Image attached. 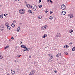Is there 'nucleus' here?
<instances>
[{
  "instance_id": "37998d69",
  "label": "nucleus",
  "mask_w": 75,
  "mask_h": 75,
  "mask_svg": "<svg viewBox=\"0 0 75 75\" xmlns=\"http://www.w3.org/2000/svg\"><path fill=\"white\" fill-rule=\"evenodd\" d=\"M29 58H31V55H30L29 56Z\"/></svg>"
},
{
  "instance_id": "4c0bfd02",
  "label": "nucleus",
  "mask_w": 75,
  "mask_h": 75,
  "mask_svg": "<svg viewBox=\"0 0 75 75\" xmlns=\"http://www.w3.org/2000/svg\"><path fill=\"white\" fill-rule=\"evenodd\" d=\"M0 71H3V68H0Z\"/></svg>"
},
{
  "instance_id": "f3484780",
  "label": "nucleus",
  "mask_w": 75,
  "mask_h": 75,
  "mask_svg": "<svg viewBox=\"0 0 75 75\" xmlns=\"http://www.w3.org/2000/svg\"><path fill=\"white\" fill-rule=\"evenodd\" d=\"M26 6L27 7H28V8H30V7H31V5H30L29 4H27Z\"/></svg>"
},
{
  "instance_id": "f8f14e48",
  "label": "nucleus",
  "mask_w": 75,
  "mask_h": 75,
  "mask_svg": "<svg viewBox=\"0 0 75 75\" xmlns=\"http://www.w3.org/2000/svg\"><path fill=\"white\" fill-rule=\"evenodd\" d=\"M47 37V35L46 34H44V35L42 36V37L43 38H45Z\"/></svg>"
},
{
  "instance_id": "2eb2a0df",
  "label": "nucleus",
  "mask_w": 75,
  "mask_h": 75,
  "mask_svg": "<svg viewBox=\"0 0 75 75\" xmlns=\"http://www.w3.org/2000/svg\"><path fill=\"white\" fill-rule=\"evenodd\" d=\"M52 18H53L52 16H50L49 17V19L50 20H52Z\"/></svg>"
},
{
  "instance_id": "603ef678",
  "label": "nucleus",
  "mask_w": 75,
  "mask_h": 75,
  "mask_svg": "<svg viewBox=\"0 0 75 75\" xmlns=\"http://www.w3.org/2000/svg\"><path fill=\"white\" fill-rule=\"evenodd\" d=\"M18 0V1H20V0Z\"/></svg>"
},
{
  "instance_id": "393cba45",
  "label": "nucleus",
  "mask_w": 75,
  "mask_h": 75,
  "mask_svg": "<svg viewBox=\"0 0 75 75\" xmlns=\"http://www.w3.org/2000/svg\"><path fill=\"white\" fill-rule=\"evenodd\" d=\"M45 13H47L48 11V9H46L45 10Z\"/></svg>"
},
{
  "instance_id": "a18cd8bd",
  "label": "nucleus",
  "mask_w": 75,
  "mask_h": 75,
  "mask_svg": "<svg viewBox=\"0 0 75 75\" xmlns=\"http://www.w3.org/2000/svg\"><path fill=\"white\" fill-rule=\"evenodd\" d=\"M50 1L51 2V3H53L52 1L51 0H50Z\"/></svg>"
},
{
  "instance_id": "dca6fc26",
  "label": "nucleus",
  "mask_w": 75,
  "mask_h": 75,
  "mask_svg": "<svg viewBox=\"0 0 75 75\" xmlns=\"http://www.w3.org/2000/svg\"><path fill=\"white\" fill-rule=\"evenodd\" d=\"M20 27H19L16 30L17 32H19V31H20Z\"/></svg>"
},
{
  "instance_id": "ea45409f",
  "label": "nucleus",
  "mask_w": 75,
  "mask_h": 75,
  "mask_svg": "<svg viewBox=\"0 0 75 75\" xmlns=\"http://www.w3.org/2000/svg\"><path fill=\"white\" fill-rule=\"evenodd\" d=\"M50 14H52V11H50Z\"/></svg>"
},
{
  "instance_id": "c03bdc74",
  "label": "nucleus",
  "mask_w": 75,
  "mask_h": 75,
  "mask_svg": "<svg viewBox=\"0 0 75 75\" xmlns=\"http://www.w3.org/2000/svg\"><path fill=\"white\" fill-rule=\"evenodd\" d=\"M70 44L71 45H72V43H70Z\"/></svg>"
},
{
  "instance_id": "c9c22d12",
  "label": "nucleus",
  "mask_w": 75,
  "mask_h": 75,
  "mask_svg": "<svg viewBox=\"0 0 75 75\" xmlns=\"http://www.w3.org/2000/svg\"><path fill=\"white\" fill-rule=\"evenodd\" d=\"M4 16H5V17H7V14H4Z\"/></svg>"
},
{
  "instance_id": "bb28decb",
  "label": "nucleus",
  "mask_w": 75,
  "mask_h": 75,
  "mask_svg": "<svg viewBox=\"0 0 75 75\" xmlns=\"http://www.w3.org/2000/svg\"><path fill=\"white\" fill-rule=\"evenodd\" d=\"M3 58V56L0 55V59H2Z\"/></svg>"
},
{
  "instance_id": "5701e85b",
  "label": "nucleus",
  "mask_w": 75,
  "mask_h": 75,
  "mask_svg": "<svg viewBox=\"0 0 75 75\" xmlns=\"http://www.w3.org/2000/svg\"><path fill=\"white\" fill-rule=\"evenodd\" d=\"M0 18H3V15H0Z\"/></svg>"
},
{
  "instance_id": "ddd939ff",
  "label": "nucleus",
  "mask_w": 75,
  "mask_h": 75,
  "mask_svg": "<svg viewBox=\"0 0 75 75\" xmlns=\"http://www.w3.org/2000/svg\"><path fill=\"white\" fill-rule=\"evenodd\" d=\"M61 55V54L60 53H59L57 54L56 57H60Z\"/></svg>"
},
{
  "instance_id": "58836bf2",
  "label": "nucleus",
  "mask_w": 75,
  "mask_h": 75,
  "mask_svg": "<svg viewBox=\"0 0 75 75\" xmlns=\"http://www.w3.org/2000/svg\"><path fill=\"white\" fill-rule=\"evenodd\" d=\"M13 23H16V21H13Z\"/></svg>"
},
{
  "instance_id": "5fc2aeb1",
  "label": "nucleus",
  "mask_w": 75,
  "mask_h": 75,
  "mask_svg": "<svg viewBox=\"0 0 75 75\" xmlns=\"http://www.w3.org/2000/svg\"><path fill=\"white\" fill-rule=\"evenodd\" d=\"M35 63L34 62V64H35Z\"/></svg>"
},
{
  "instance_id": "2f4dec72",
  "label": "nucleus",
  "mask_w": 75,
  "mask_h": 75,
  "mask_svg": "<svg viewBox=\"0 0 75 75\" xmlns=\"http://www.w3.org/2000/svg\"><path fill=\"white\" fill-rule=\"evenodd\" d=\"M21 57V55H19V56L17 55L16 57H17V58H19V57Z\"/></svg>"
},
{
  "instance_id": "49530a36",
  "label": "nucleus",
  "mask_w": 75,
  "mask_h": 75,
  "mask_svg": "<svg viewBox=\"0 0 75 75\" xmlns=\"http://www.w3.org/2000/svg\"><path fill=\"white\" fill-rule=\"evenodd\" d=\"M54 72L55 73H56V72H57V71H56L55 70Z\"/></svg>"
},
{
  "instance_id": "423d86ee",
  "label": "nucleus",
  "mask_w": 75,
  "mask_h": 75,
  "mask_svg": "<svg viewBox=\"0 0 75 75\" xmlns=\"http://www.w3.org/2000/svg\"><path fill=\"white\" fill-rule=\"evenodd\" d=\"M11 72L12 75H14L15 74V70L14 69H12Z\"/></svg>"
},
{
  "instance_id": "6e6d98bb",
  "label": "nucleus",
  "mask_w": 75,
  "mask_h": 75,
  "mask_svg": "<svg viewBox=\"0 0 75 75\" xmlns=\"http://www.w3.org/2000/svg\"><path fill=\"white\" fill-rule=\"evenodd\" d=\"M33 13L34 14V12H33Z\"/></svg>"
},
{
  "instance_id": "72a5a7b5",
  "label": "nucleus",
  "mask_w": 75,
  "mask_h": 75,
  "mask_svg": "<svg viewBox=\"0 0 75 75\" xmlns=\"http://www.w3.org/2000/svg\"><path fill=\"white\" fill-rule=\"evenodd\" d=\"M8 46H6L5 47L4 49L5 50H6V49H7V48H8Z\"/></svg>"
},
{
  "instance_id": "cd10ccee",
  "label": "nucleus",
  "mask_w": 75,
  "mask_h": 75,
  "mask_svg": "<svg viewBox=\"0 0 75 75\" xmlns=\"http://www.w3.org/2000/svg\"><path fill=\"white\" fill-rule=\"evenodd\" d=\"M73 51H75V47H73L72 49Z\"/></svg>"
},
{
  "instance_id": "9d476101",
  "label": "nucleus",
  "mask_w": 75,
  "mask_h": 75,
  "mask_svg": "<svg viewBox=\"0 0 75 75\" xmlns=\"http://www.w3.org/2000/svg\"><path fill=\"white\" fill-rule=\"evenodd\" d=\"M67 13L65 11H62L61 12V15H65Z\"/></svg>"
},
{
  "instance_id": "4468645a",
  "label": "nucleus",
  "mask_w": 75,
  "mask_h": 75,
  "mask_svg": "<svg viewBox=\"0 0 75 75\" xmlns=\"http://www.w3.org/2000/svg\"><path fill=\"white\" fill-rule=\"evenodd\" d=\"M7 30H10L11 29V28L10 27V26H8L7 27Z\"/></svg>"
},
{
  "instance_id": "a19ab883",
  "label": "nucleus",
  "mask_w": 75,
  "mask_h": 75,
  "mask_svg": "<svg viewBox=\"0 0 75 75\" xmlns=\"http://www.w3.org/2000/svg\"><path fill=\"white\" fill-rule=\"evenodd\" d=\"M41 0H39V2L40 3H41Z\"/></svg>"
},
{
  "instance_id": "39448f33",
  "label": "nucleus",
  "mask_w": 75,
  "mask_h": 75,
  "mask_svg": "<svg viewBox=\"0 0 75 75\" xmlns=\"http://www.w3.org/2000/svg\"><path fill=\"white\" fill-rule=\"evenodd\" d=\"M61 9L62 10H65L66 8L65 6L64 5H62L61 6Z\"/></svg>"
},
{
  "instance_id": "b1692460",
  "label": "nucleus",
  "mask_w": 75,
  "mask_h": 75,
  "mask_svg": "<svg viewBox=\"0 0 75 75\" xmlns=\"http://www.w3.org/2000/svg\"><path fill=\"white\" fill-rule=\"evenodd\" d=\"M28 12H29V13H32V11H31L30 9L28 10Z\"/></svg>"
},
{
  "instance_id": "c756f323",
  "label": "nucleus",
  "mask_w": 75,
  "mask_h": 75,
  "mask_svg": "<svg viewBox=\"0 0 75 75\" xmlns=\"http://www.w3.org/2000/svg\"><path fill=\"white\" fill-rule=\"evenodd\" d=\"M41 30H45V28H44V26H42L41 28Z\"/></svg>"
},
{
  "instance_id": "e433bc0d",
  "label": "nucleus",
  "mask_w": 75,
  "mask_h": 75,
  "mask_svg": "<svg viewBox=\"0 0 75 75\" xmlns=\"http://www.w3.org/2000/svg\"><path fill=\"white\" fill-rule=\"evenodd\" d=\"M30 48H27V51H30Z\"/></svg>"
},
{
  "instance_id": "412c9836",
  "label": "nucleus",
  "mask_w": 75,
  "mask_h": 75,
  "mask_svg": "<svg viewBox=\"0 0 75 75\" xmlns=\"http://www.w3.org/2000/svg\"><path fill=\"white\" fill-rule=\"evenodd\" d=\"M73 31H73V30H72V29H71L69 30L70 33H72V32H73Z\"/></svg>"
},
{
  "instance_id": "3c124183",
  "label": "nucleus",
  "mask_w": 75,
  "mask_h": 75,
  "mask_svg": "<svg viewBox=\"0 0 75 75\" xmlns=\"http://www.w3.org/2000/svg\"><path fill=\"white\" fill-rule=\"evenodd\" d=\"M21 44H22V42H21Z\"/></svg>"
},
{
  "instance_id": "f257e3e1",
  "label": "nucleus",
  "mask_w": 75,
  "mask_h": 75,
  "mask_svg": "<svg viewBox=\"0 0 75 75\" xmlns=\"http://www.w3.org/2000/svg\"><path fill=\"white\" fill-rule=\"evenodd\" d=\"M31 7L33 11H37V6H36L35 5H33L31 6Z\"/></svg>"
},
{
  "instance_id": "79ce46f5",
  "label": "nucleus",
  "mask_w": 75,
  "mask_h": 75,
  "mask_svg": "<svg viewBox=\"0 0 75 75\" xmlns=\"http://www.w3.org/2000/svg\"><path fill=\"white\" fill-rule=\"evenodd\" d=\"M11 39L12 40H14V38H13V37H12V38H11Z\"/></svg>"
},
{
  "instance_id": "aec40b11",
  "label": "nucleus",
  "mask_w": 75,
  "mask_h": 75,
  "mask_svg": "<svg viewBox=\"0 0 75 75\" xmlns=\"http://www.w3.org/2000/svg\"><path fill=\"white\" fill-rule=\"evenodd\" d=\"M43 27H44V28L45 30V29H46V28H47L48 27V26L45 25L44 26H43Z\"/></svg>"
},
{
  "instance_id": "4be33fe9",
  "label": "nucleus",
  "mask_w": 75,
  "mask_h": 75,
  "mask_svg": "<svg viewBox=\"0 0 75 75\" xmlns=\"http://www.w3.org/2000/svg\"><path fill=\"white\" fill-rule=\"evenodd\" d=\"M11 26H12V27L14 28V26H15V25H14V23H12L11 24Z\"/></svg>"
},
{
  "instance_id": "6e6552de",
  "label": "nucleus",
  "mask_w": 75,
  "mask_h": 75,
  "mask_svg": "<svg viewBox=\"0 0 75 75\" xmlns=\"http://www.w3.org/2000/svg\"><path fill=\"white\" fill-rule=\"evenodd\" d=\"M61 33H58L56 35V37H57V38H58V37H61Z\"/></svg>"
},
{
  "instance_id": "7c9ffc66",
  "label": "nucleus",
  "mask_w": 75,
  "mask_h": 75,
  "mask_svg": "<svg viewBox=\"0 0 75 75\" xmlns=\"http://www.w3.org/2000/svg\"><path fill=\"white\" fill-rule=\"evenodd\" d=\"M5 25H6V26H8V23H6V24H5Z\"/></svg>"
},
{
  "instance_id": "f03ea898",
  "label": "nucleus",
  "mask_w": 75,
  "mask_h": 75,
  "mask_svg": "<svg viewBox=\"0 0 75 75\" xmlns=\"http://www.w3.org/2000/svg\"><path fill=\"white\" fill-rule=\"evenodd\" d=\"M19 12L20 14H23L25 13V11L23 9H21L19 11Z\"/></svg>"
},
{
  "instance_id": "a211bd4d",
  "label": "nucleus",
  "mask_w": 75,
  "mask_h": 75,
  "mask_svg": "<svg viewBox=\"0 0 75 75\" xmlns=\"http://www.w3.org/2000/svg\"><path fill=\"white\" fill-rule=\"evenodd\" d=\"M24 48L23 51H25L27 50V47H26V46Z\"/></svg>"
},
{
  "instance_id": "1a4fd4ad",
  "label": "nucleus",
  "mask_w": 75,
  "mask_h": 75,
  "mask_svg": "<svg viewBox=\"0 0 75 75\" xmlns=\"http://www.w3.org/2000/svg\"><path fill=\"white\" fill-rule=\"evenodd\" d=\"M68 16L70 17L71 18H74V16L72 14H69Z\"/></svg>"
},
{
  "instance_id": "9b49d317",
  "label": "nucleus",
  "mask_w": 75,
  "mask_h": 75,
  "mask_svg": "<svg viewBox=\"0 0 75 75\" xmlns=\"http://www.w3.org/2000/svg\"><path fill=\"white\" fill-rule=\"evenodd\" d=\"M48 56H49V57H50V58H54V57H53V55H52V54H48Z\"/></svg>"
},
{
  "instance_id": "20e7f679",
  "label": "nucleus",
  "mask_w": 75,
  "mask_h": 75,
  "mask_svg": "<svg viewBox=\"0 0 75 75\" xmlns=\"http://www.w3.org/2000/svg\"><path fill=\"white\" fill-rule=\"evenodd\" d=\"M4 25H1L0 27V30H1V31H3L4 30Z\"/></svg>"
},
{
  "instance_id": "a878e982",
  "label": "nucleus",
  "mask_w": 75,
  "mask_h": 75,
  "mask_svg": "<svg viewBox=\"0 0 75 75\" xmlns=\"http://www.w3.org/2000/svg\"><path fill=\"white\" fill-rule=\"evenodd\" d=\"M21 47L23 48H24L25 47V46L23 45L21 46Z\"/></svg>"
},
{
  "instance_id": "7ed1b4c3",
  "label": "nucleus",
  "mask_w": 75,
  "mask_h": 75,
  "mask_svg": "<svg viewBox=\"0 0 75 75\" xmlns=\"http://www.w3.org/2000/svg\"><path fill=\"white\" fill-rule=\"evenodd\" d=\"M34 74H35V70H32L29 75H34Z\"/></svg>"
},
{
  "instance_id": "f704fd0d",
  "label": "nucleus",
  "mask_w": 75,
  "mask_h": 75,
  "mask_svg": "<svg viewBox=\"0 0 75 75\" xmlns=\"http://www.w3.org/2000/svg\"><path fill=\"white\" fill-rule=\"evenodd\" d=\"M64 53L66 54V55H68V53L67 52H64Z\"/></svg>"
},
{
  "instance_id": "de8ad7c7",
  "label": "nucleus",
  "mask_w": 75,
  "mask_h": 75,
  "mask_svg": "<svg viewBox=\"0 0 75 75\" xmlns=\"http://www.w3.org/2000/svg\"><path fill=\"white\" fill-rule=\"evenodd\" d=\"M1 5H0V7H1Z\"/></svg>"
},
{
  "instance_id": "0eeeda50",
  "label": "nucleus",
  "mask_w": 75,
  "mask_h": 75,
  "mask_svg": "<svg viewBox=\"0 0 75 75\" xmlns=\"http://www.w3.org/2000/svg\"><path fill=\"white\" fill-rule=\"evenodd\" d=\"M54 61V58H50L48 60V62H51Z\"/></svg>"
},
{
  "instance_id": "09e8293b",
  "label": "nucleus",
  "mask_w": 75,
  "mask_h": 75,
  "mask_svg": "<svg viewBox=\"0 0 75 75\" xmlns=\"http://www.w3.org/2000/svg\"><path fill=\"white\" fill-rule=\"evenodd\" d=\"M6 75H10V74H7Z\"/></svg>"
},
{
  "instance_id": "8fccbe9b",
  "label": "nucleus",
  "mask_w": 75,
  "mask_h": 75,
  "mask_svg": "<svg viewBox=\"0 0 75 75\" xmlns=\"http://www.w3.org/2000/svg\"><path fill=\"white\" fill-rule=\"evenodd\" d=\"M15 0V1H17V0Z\"/></svg>"
},
{
  "instance_id": "6ab92c4d",
  "label": "nucleus",
  "mask_w": 75,
  "mask_h": 75,
  "mask_svg": "<svg viewBox=\"0 0 75 75\" xmlns=\"http://www.w3.org/2000/svg\"><path fill=\"white\" fill-rule=\"evenodd\" d=\"M68 47H69L68 46L66 45V46H64V48H68Z\"/></svg>"
},
{
  "instance_id": "864d4df0",
  "label": "nucleus",
  "mask_w": 75,
  "mask_h": 75,
  "mask_svg": "<svg viewBox=\"0 0 75 75\" xmlns=\"http://www.w3.org/2000/svg\"><path fill=\"white\" fill-rule=\"evenodd\" d=\"M15 62H16V60H15Z\"/></svg>"
},
{
  "instance_id": "c85d7f7f",
  "label": "nucleus",
  "mask_w": 75,
  "mask_h": 75,
  "mask_svg": "<svg viewBox=\"0 0 75 75\" xmlns=\"http://www.w3.org/2000/svg\"><path fill=\"white\" fill-rule=\"evenodd\" d=\"M38 18L39 19H41L42 18V16H38Z\"/></svg>"
},
{
  "instance_id": "473e14b6",
  "label": "nucleus",
  "mask_w": 75,
  "mask_h": 75,
  "mask_svg": "<svg viewBox=\"0 0 75 75\" xmlns=\"http://www.w3.org/2000/svg\"><path fill=\"white\" fill-rule=\"evenodd\" d=\"M39 7L40 8L41 7H42V5H39Z\"/></svg>"
}]
</instances>
